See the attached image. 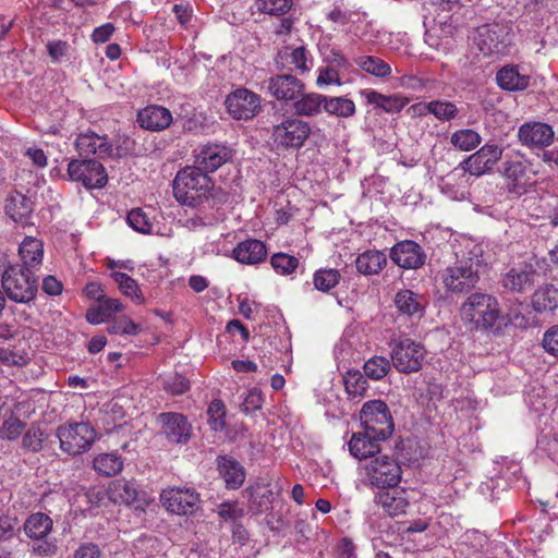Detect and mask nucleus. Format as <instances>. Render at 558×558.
I'll return each mask as SVG.
<instances>
[{"label":"nucleus","mask_w":558,"mask_h":558,"mask_svg":"<svg viewBox=\"0 0 558 558\" xmlns=\"http://www.w3.org/2000/svg\"><path fill=\"white\" fill-rule=\"evenodd\" d=\"M456 260L442 269L440 279L447 291L465 294L480 281V268L484 263L482 244L468 240L454 252Z\"/></svg>","instance_id":"f257e3e1"},{"label":"nucleus","mask_w":558,"mask_h":558,"mask_svg":"<svg viewBox=\"0 0 558 558\" xmlns=\"http://www.w3.org/2000/svg\"><path fill=\"white\" fill-rule=\"evenodd\" d=\"M210 178L196 167L180 170L173 180L175 199L187 206H195L206 198L211 190Z\"/></svg>","instance_id":"f03ea898"},{"label":"nucleus","mask_w":558,"mask_h":558,"mask_svg":"<svg viewBox=\"0 0 558 558\" xmlns=\"http://www.w3.org/2000/svg\"><path fill=\"white\" fill-rule=\"evenodd\" d=\"M461 317L472 329H489L500 317L499 303L489 294L473 293L462 303Z\"/></svg>","instance_id":"7ed1b4c3"},{"label":"nucleus","mask_w":558,"mask_h":558,"mask_svg":"<svg viewBox=\"0 0 558 558\" xmlns=\"http://www.w3.org/2000/svg\"><path fill=\"white\" fill-rule=\"evenodd\" d=\"M1 286L15 303L29 304L37 294V281L32 270L20 264L8 266L1 277Z\"/></svg>","instance_id":"20e7f679"},{"label":"nucleus","mask_w":558,"mask_h":558,"mask_svg":"<svg viewBox=\"0 0 558 558\" xmlns=\"http://www.w3.org/2000/svg\"><path fill=\"white\" fill-rule=\"evenodd\" d=\"M60 450L69 456H78L88 451L97 438L94 427L86 422H70L56 429Z\"/></svg>","instance_id":"39448f33"},{"label":"nucleus","mask_w":558,"mask_h":558,"mask_svg":"<svg viewBox=\"0 0 558 558\" xmlns=\"http://www.w3.org/2000/svg\"><path fill=\"white\" fill-rule=\"evenodd\" d=\"M365 483L374 489L381 490L398 486L402 477L399 462L387 456H377L363 465Z\"/></svg>","instance_id":"423d86ee"},{"label":"nucleus","mask_w":558,"mask_h":558,"mask_svg":"<svg viewBox=\"0 0 558 558\" xmlns=\"http://www.w3.org/2000/svg\"><path fill=\"white\" fill-rule=\"evenodd\" d=\"M391 363L395 368L404 374L415 373L422 368L426 355L425 348L411 338L402 337L390 342Z\"/></svg>","instance_id":"0eeeda50"},{"label":"nucleus","mask_w":558,"mask_h":558,"mask_svg":"<svg viewBox=\"0 0 558 558\" xmlns=\"http://www.w3.org/2000/svg\"><path fill=\"white\" fill-rule=\"evenodd\" d=\"M361 423L372 437L387 439L395 429L393 420L388 405L381 400H371L363 404Z\"/></svg>","instance_id":"6e6552de"},{"label":"nucleus","mask_w":558,"mask_h":558,"mask_svg":"<svg viewBox=\"0 0 558 558\" xmlns=\"http://www.w3.org/2000/svg\"><path fill=\"white\" fill-rule=\"evenodd\" d=\"M311 134L308 122L295 118H286L282 122L272 126L271 137L278 147L301 148Z\"/></svg>","instance_id":"1a4fd4ad"},{"label":"nucleus","mask_w":558,"mask_h":558,"mask_svg":"<svg viewBox=\"0 0 558 558\" xmlns=\"http://www.w3.org/2000/svg\"><path fill=\"white\" fill-rule=\"evenodd\" d=\"M305 89V84L292 74H275L260 84V90L282 102H292L299 98Z\"/></svg>","instance_id":"9d476101"},{"label":"nucleus","mask_w":558,"mask_h":558,"mask_svg":"<svg viewBox=\"0 0 558 558\" xmlns=\"http://www.w3.org/2000/svg\"><path fill=\"white\" fill-rule=\"evenodd\" d=\"M68 174L73 181L81 182L86 189H101L108 177L104 166L96 160H72L68 165Z\"/></svg>","instance_id":"9b49d317"},{"label":"nucleus","mask_w":558,"mask_h":558,"mask_svg":"<svg viewBox=\"0 0 558 558\" xmlns=\"http://www.w3.org/2000/svg\"><path fill=\"white\" fill-rule=\"evenodd\" d=\"M53 522L51 518L43 512L31 514L24 523L25 534L34 539L43 543L34 546V551L39 555H53L57 547L53 543L47 541V536L52 530Z\"/></svg>","instance_id":"f8f14e48"},{"label":"nucleus","mask_w":558,"mask_h":558,"mask_svg":"<svg viewBox=\"0 0 558 558\" xmlns=\"http://www.w3.org/2000/svg\"><path fill=\"white\" fill-rule=\"evenodd\" d=\"M228 112L236 120H248L255 117L260 108L259 95L247 88H238L227 96Z\"/></svg>","instance_id":"ddd939ff"},{"label":"nucleus","mask_w":558,"mask_h":558,"mask_svg":"<svg viewBox=\"0 0 558 558\" xmlns=\"http://www.w3.org/2000/svg\"><path fill=\"white\" fill-rule=\"evenodd\" d=\"M507 27L498 23L476 28L474 44L484 56L501 53L507 47Z\"/></svg>","instance_id":"4468645a"},{"label":"nucleus","mask_w":558,"mask_h":558,"mask_svg":"<svg viewBox=\"0 0 558 558\" xmlns=\"http://www.w3.org/2000/svg\"><path fill=\"white\" fill-rule=\"evenodd\" d=\"M501 156L502 148L499 145L487 143L477 151L464 158L459 163V168L471 175L480 177L492 170Z\"/></svg>","instance_id":"2eb2a0df"},{"label":"nucleus","mask_w":558,"mask_h":558,"mask_svg":"<svg viewBox=\"0 0 558 558\" xmlns=\"http://www.w3.org/2000/svg\"><path fill=\"white\" fill-rule=\"evenodd\" d=\"M160 499L168 511L175 514H187L197 509L199 495L191 488L171 487L161 493Z\"/></svg>","instance_id":"dca6fc26"},{"label":"nucleus","mask_w":558,"mask_h":558,"mask_svg":"<svg viewBox=\"0 0 558 558\" xmlns=\"http://www.w3.org/2000/svg\"><path fill=\"white\" fill-rule=\"evenodd\" d=\"M390 258L401 268L417 269L425 264L426 254L416 242L405 240L391 247Z\"/></svg>","instance_id":"f3484780"},{"label":"nucleus","mask_w":558,"mask_h":558,"mask_svg":"<svg viewBox=\"0 0 558 558\" xmlns=\"http://www.w3.org/2000/svg\"><path fill=\"white\" fill-rule=\"evenodd\" d=\"M553 128L543 122H525L518 131V137L522 145L529 148H544L554 141Z\"/></svg>","instance_id":"a211bd4d"},{"label":"nucleus","mask_w":558,"mask_h":558,"mask_svg":"<svg viewBox=\"0 0 558 558\" xmlns=\"http://www.w3.org/2000/svg\"><path fill=\"white\" fill-rule=\"evenodd\" d=\"M374 502L389 517L404 514L410 506L407 490L398 486L376 492Z\"/></svg>","instance_id":"6ab92c4d"},{"label":"nucleus","mask_w":558,"mask_h":558,"mask_svg":"<svg viewBox=\"0 0 558 558\" xmlns=\"http://www.w3.org/2000/svg\"><path fill=\"white\" fill-rule=\"evenodd\" d=\"M232 158L231 149L225 145L209 144L199 148L195 162L201 171L214 172Z\"/></svg>","instance_id":"aec40b11"},{"label":"nucleus","mask_w":558,"mask_h":558,"mask_svg":"<svg viewBox=\"0 0 558 558\" xmlns=\"http://www.w3.org/2000/svg\"><path fill=\"white\" fill-rule=\"evenodd\" d=\"M277 64L291 72L295 71L301 74L308 72L313 65V59L308 50L303 47L287 46L279 50L277 54Z\"/></svg>","instance_id":"412c9836"},{"label":"nucleus","mask_w":558,"mask_h":558,"mask_svg":"<svg viewBox=\"0 0 558 558\" xmlns=\"http://www.w3.org/2000/svg\"><path fill=\"white\" fill-rule=\"evenodd\" d=\"M159 422L162 425V433L170 441L181 444L190 439L192 426L183 414L175 412L161 413Z\"/></svg>","instance_id":"4be33fe9"},{"label":"nucleus","mask_w":558,"mask_h":558,"mask_svg":"<svg viewBox=\"0 0 558 558\" xmlns=\"http://www.w3.org/2000/svg\"><path fill=\"white\" fill-rule=\"evenodd\" d=\"M75 146L81 156L97 155L105 158L112 155V144L108 137L92 131L80 134L75 140Z\"/></svg>","instance_id":"5701e85b"},{"label":"nucleus","mask_w":558,"mask_h":558,"mask_svg":"<svg viewBox=\"0 0 558 558\" xmlns=\"http://www.w3.org/2000/svg\"><path fill=\"white\" fill-rule=\"evenodd\" d=\"M248 495V508L254 513H263L268 511L272 507L275 497L279 495L280 489L271 487V485L265 483H256L248 487L246 490Z\"/></svg>","instance_id":"b1692460"},{"label":"nucleus","mask_w":558,"mask_h":558,"mask_svg":"<svg viewBox=\"0 0 558 558\" xmlns=\"http://www.w3.org/2000/svg\"><path fill=\"white\" fill-rule=\"evenodd\" d=\"M384 439L372 437L367 430L364 433L353 434L348 446L350 453L360 460H371L380 451L379 442Z\"/></svg>","instance_id":"393cba45"},{"label":"nucleus","mask_w":558,"mask_h":558,"mask_svg":"<svg viewBox=\"0 0 558 558\" xmlns=\"http://www.w3.org/2000/svg\"><path fill=\"white\" fill-rule=\"evenodd\" d=\"M137 122L144 129L161 131L171 124L172 114L162 106H148L138 112Z\"/></svg>","instance_id":"a878e982"},{"label":"nucleus","mask_w":558,"mask_h":558,"mask_svg":"<svg viewBox=\"0 0 558 558\" xmlns=\"http://www.w3.org/2000/svg\"><path fill=\"white\" fill-rule=\"evenodd\" d=\"M233 258L245 265H257L265 260L267 248L265 244L256 239H248L240 242L232 252Z\"/></svg>","instance_id":"bb28decb"},{"label":"nucleus","mask_w":558,"mask_h":558,"mask_svg":"<svg viewBox=\"0 0 558 558\" xmlns=\"http://www.w3.org/2000/svg\"><path fill=\"white\" fill-rule=\"evenodd\" d=\"M536 271L532 268H512L502 277V287L511 292L524 293L532 289Z\"/></svg>","instance_id":"cd10ccee"},{"label":"nucleus","mask_w":558,"mask_h":558,"mask_svg":"<svg viewBox=\"0 0 558 558\" xmlns=\"http://www.w3.org/2000/svg\"><path fill=\"white\" fill-rule=\"evenodd\" d=\"M361 95L365 98L367 104L374 105L388 113L401 111L409 102V99L405 97L399 95H383L374 89H363Z\"/></svg>","instance_id":"c85d7f7f"},{"label":"nucleus","mask_w":558,"mask_h":558,"mask_svg":"<svg viewBox=\"0 0 558 558\" xmlns=\"http://www.w3.org/2000/svg\"><path fill=\"white\" fill-rule=\"evenodd\" d=\"M217 466L228 488L235 489L243 484L245 472L240 462L225 456L217 459Z\"/></svg>","instance_id":"c756f323"},{"label":"nucleus","mask_w":558,"mask_h":558,"mask_svg":"<svg viewBox=\"0 0 558 558\" xmlns=\"http://www.w3.org/2000/svg\"><path fill=\"white\" fill-rule=\"evenodd\" d=\"M496 81L500 88L509 92L523 90L530 84V77L521 74L514 65L501 68L496 74Z\"/></svg>","instance_id":"7c9ffc66"},{"label":"nucleus","mask_w":558,"mask_h":558,"mask_svg":"<svg viewBox=\"0 0 558 558\" xmlns=\"http://www.w3.org/2000/svg\"><path fill=\"white\" fill-rule=\"evenodd\" d=\"M4 209L12 220L23 222L33 211V204L32 201L22 193L13 192L7 197Z\"/></svg>","instance_id":"2f4dec72"},{"label":"nucleus","mask_w":558,"mask_h":558,"mask_svg":"<svg viewBox=\"0 0 558 558\" xmlns=\"http://www.w3.org/2000/svg\"><path fill=\"white\" fill-rule=\"evenodd\" d=\"M395 305L398 311L408 316L422 314L425 308V301L423 295L413 292L412 290H400L395 296Z\"/></svg>","instance_id":"473e14b6"},{"label":"nucleus","mask_w":558,"mask_h":558,"mask_svg":"<svg viewBox=\"0 0 558 558\" xmlns=\"http://www.w3.org/2000/svg\"><path fill=\"white\" fill-rule=\"evenodd\" d=\"M387 264L386 255L376 250H368L360 254L355 260L360 274L372 276L379 274Z\"/></svg>","instance_id":"72a5a7b5"},{"label":"nucleus","mask_w":558,"mask_h":558,"mask_svg":"<svg viewBox=\"0 0 558 558\" xmlns=\"http://www.w3.org/2000/svg\"><path fill=\"white\" fill-rule=\"evenodd\" d=\"M325 95L317 93L302 94L293 101L295 114L300 117H315L323 111Z\"/></svg>","instance_id":"f704fd0d"},{"label":"nucleus","mask_w":558,"mask_h":558,"mask_svg":"<svg viewBox=\"0 0 558 558\" xmlns=\"http://www.w3.org/2000/svg\"><path fill=\"white\" fill-rule=\"evenodd\" d=\"M122 310L123 305L118 299L106 298L86 312V319L92 325H99Z\"/></svg>","instance_id":"c9c22d12"},{"label":"nucleus","mask_w":558,"mask_h":558,"mask_svg":"<svg viewBox=\"0 0 558 558\" xmlns=\"http://www.w3.org/2000/svg\"><path fill=\"white\" fill-rule=\"evenodd\" d=\"M108 495L114 504L129 505L136 499L137 488L133 481L118 478L110 483Z\"/></svg>","instance_id":"e433bc0d"},{"label":"nucleus","mask_w":558,"mask_h":558,"mask_svg":"<svg viewBox=\"0 0 558 558\" xmlns=\"http://www.w3.org/2000/svg\"><path fill=\"white\" fill-rule=\"evenodd\" d=\"M19 254L25 268L38 266L43 262L44 248L41 241L35 238H26L20 245Z\"/></svg>","instance_id":"4c0bfd02"},{"label":"nucleus","mask_w":558,"mask_h":558,"mask_svg":"<svg viewBox=\"0 0 558 558\" xmlns=\"http://www.w3.org/2000/svg\"><path fill=\"white\" fill-rule=\"evenodd\" d=\"M505 178L511 192L520 193L529 181L527 167L519 160L508 161L505 167Z\"/></svg>","instance_id":"58836bf2"},{"label":"nucleus","mask_w":558,"mask_h":558,"mask_svg":"<svg viewBox=\"0 0 558 558\" xmlns=\"http://www.w3.org/2000/svg\"><path fill=\"white\" fill-rule=\"evenodd\" d=\"M532 303L536 312L556 310L558 306V289L554 284L539 287L533 294Z\"/></svg>","instance_id":"ea45409f"},{"label":"nucleus","mask_w":558,"mask_h":558,"mask_svg":"<svg viewBox=\"0 0 558 558\" xmlns=\"http://www.w3.org/2000/svg\"><path fill=\"white\" fill-rule=\"evenodd\" d=\"M482 143V136L473 129H460L451 133L450 144L458 150L471 151Z\"/></svg>","instance_id":"a19ab883"},{"label":"nucleus","mask_w":558,"mask_h":558,"mask_svg":"<svg viewBox=\"0 0 558 558\" xmlns=\"http://www.w3.org/2000/svg\"><path fill=\"white\" fill-rule=\"evenodd\" d=\"M94 470L102 476H113L123 468V460L118 453H100L94 458Z\"/></svg>","instance_id":"79ce46f5"},{"label":"nucleus","mask_w":558,"mask_h":558,"mask_svg":"<svg viewBox=\"0 0 558 558\" xmlns=\"http://www.w3.org/2000/svg\"><path fill=\"white\" fill-rule=\"evenodd\" d=\"M323 110L330 116L349 118L355 113V105L347 97L325 96Z\"/></svg>","instance_id":"37998d69"},{"label":"nucleus","mask_w":558,"mask_h":558,"mask_svg":"<svg viewBox=\"0 0 558 558\" xmlns=\"http://www.w3.org/2000/svg\"><path fill=\"white\" fill-rule=\"evenodd\" d=\"M354 62L363 71L377 77H387L391 74V66L374 56H360L354 59Z\"/></svg>","instance_id":"c03bdc74"},{"label":"nucleus","mask_w":558,"mask_h":558,"mask_svg":"<svg viewBox=\"0 0 558 558\" xmlns=\"http://www.w3.org/2000/svg\"><path fill=\"white\" fill-rule=\"evenodd\" d=\"M111 277L118 283L120 291L128 298L143 303L144 298L137 282L129 275L120 271L112 272Z\"/></svg>","instance_id":"a18cd8bd"},{"label":"nucleus","mask_w":558,"mask_h":558,"mask_svg":"<svg viewBox=\"0 0 558 558\" xmlns=\"http://www.w3.org/2000/svg\"><path fill=\"white\" fill-rule=\"evenodd\" d=\"M293 4V0H255L256 10L264 14L280 16L288 13Z\"/></svg>","instance_id":"49530a36"},{"label":"nucleus","mask_w":558,"mask_h":558,"mask_svg":"<svg viewBox=\"0 0 558 558\" xmlns=\"http://www.w3.org/2000/svg\"><path fill=\"white\" fill-rule=\"evenodd\" d=\"M340 272L337 269H319L313 276L315 288L322 292H329L340 281Z\"/></svg>","instance_id":"de8ad7c7"},{"label":"nucleus","mask_w":558,"mask_h":558,"mask_svg":"<svg viewBox=\"0 0 558 558\" xmlns=\"http://www.w3.org/2000/svg\"><path fill=\"white\" fill-rule=\"evenodd\" d=\"M343 383L345 387V391L348 395L355 397H362L368 385L364 375L359 371H349L345 373L343 377Z\"/></svg>","instance_id":"09e8293b"},{"label":"nucleus","mask_w":558,"mask_h":558,"mask_svg":"<svg viewBox=\"0 0 558 558\" xmlns=\"http://www.w3.org/2000/svg\"><path fill=\"white\" fill-rule=\"evenodd\" d=\"M391 368V361L384 356H374L365 362L364 373L374 380L384 378Z\"/></svg>","instance_id":"8fccbe9b"},{"label":"nucleus","mask_w":558,"mask_h":558,"mask_svg":"<svg viewBox=\"0 0 558 558\" xmlns=\"http://www.w3.org/2000/svg\"><path fill=\"white\" fill-rule=\"evenodd\" d=\"M430 114L441 122L454 120L459 116L457 105L448 100H432Z\"/></svg>","instance_id":"3c124183"},{"label":"nucleus","mask_w":558,"mask_h":558,"mask_svg":"<svg viewBox=\"0 0 558 558\" xmlns=\"http://www.w3.org/2000/svg\"><path fill=\"white\" fill-rule=\"evenodd\" d=\"M226 405L219 400H213L207 409L208 424L211 429L218 432L226 427Z\"/></svg>","instance_id":"603ef678"},{"label":"nucleus","mask_w":558,"mask_h":558,"mask_svg":"<svg viewBox=\"0 0 558 558\" xmlns=\"http://www.w3.org/2000/svg\"><path fill=\"white\" fill-rule=\"evenodd\" d=\"M47 435L45 432L35 425H32L24 434L22 444L23 447L29 451L38 452L43 448V444L46 440Z\"/></svg>","instance_id":"864d4df0"},{"label":"nucleus","mask_w":558,"mask_h":558,"mask_svg":"<svg viewBox=\"0 0 558 558\" xmlns=\"http://www.w3.org/2000/svg\"><path fill=\"white\" fill-rule=\"evenodd\" d=\"M126 220L129 226L140 233L148 234L153 231L151 221L141 208L132 209L128 214Z\"/></svg>","instance_id":"5fc2aeb1"},{"label":"nucleus","mask_w":558,"mask_h":558,"mask_svg":"<svg viewBox=\"0 0 558 558\" xmlns=\"http://www.w3.org/2000/svg\"><path fill=\"white\" fill-rule=\"evenodd\" d=\"M270 263L274 269L281 275L292 274L299 265L298 258L286 253L272 255Z\"/></svg>","instance_id":"6e6d98bb"},{"label":"nucleus","mask_w":558,"mask_h":558,"mask_svg":"<svg viewBox=\"0 0 558 558\" xmlns=\"http://www.w3.org/2000/svg\"><path fill=\"white\" fill-rule=\"evenodd\" d=\"M165 389L172 395H182L189 390V380L179 374L168 375L163 379Z\"/></svg>","instance_id":"4d7b16f0"},{"label":"nucleus","mask_w":558,"mask_h":558,"mask_svg":"<svg viewBox=\"0 0 558 558\" xmlns=\"http://www.w3.org/2000/svg\"><path fill=\"white\" fill-rule=\"evenodd\" d=\"M243 509L239 507L236 501H226L217 507V514L222 521L234 522L243 517Z\"/></svg>","instance_id":"13d9d810"},{"label":"nucleus","mask_w":558,"mask_h":558,"mask_svg":"<svg viewBox=\"0 0 558 558\" xmlns=\"http://www.w3.org/2000/svg\"><path fill=\"white\" fill-rule=\"evenodd\" d=\"M25 424L17 417H10L0 428V436L3 439L14 440L20 437Z\"/></svg>","instance_id":"bf43d9fd"},{"label":"nucleus","mask_w":558,"mask_h":558,"mask_svg":"<svg viewBox=\"0 0 558 558\" xmlns=\"http://www.w3.org/2000/svg\"><path fill=\"white\" fill-rule=\"evenodd\" d=\"M263 402L264 399L262 392L254 388L246 395L242 402L241 410L246 414L253 413L262 408Z\"/></svg>","instance_id":"052dcab7"},{"label":"nucleus","mask_w":558,"mask_h":558,"mask_svg":"<svg viewBox=\"0 0 558 558\" xmlns=\"http://www.w3.org/2000/svg\"><path fill=\"white\" fill-rule=\"evenodd\" d=\"M69 44L62 40L49 41L47 51L54 63H59L69 53Z\"/></svg>","instance_id":"680f3d73"},{"label":"nucleus","mask_w":558,"mask_h":558,"mask_svg":"<svg viewBox=\"0 0 558 558\" xmlns=\"http://www.w3.org/2000/svg\"><path fill=\"white\" fill-rule=\"evenodd\" d=\"M135 143L128 136L118 137L116 147L112 146V155L109 157H124L134 150Z\"/></svg>","instance_id":"e2e57ef3"},{"label":"nucleus","mask_w":558,"mask_h":558,"mask_svg":"<svg viewBox=\"0 0 558 558\" xmlns=\"http://www.w3.org/2000/svg\"><path fill=\"white\" fill-rule=\"evenodd\" d=\"M543 347L551 355H558V325L550 327L545 332Z\"/></svg>","instance_id":"0e129e2a"},{"label":"nucleus","mask_w":558,"mask_h":558,"mask_svg":"<svg viewBox=\"0 0 558 558\" xmlns=\"http://www.w3.org/2000/svg\"><path fill=\"white\" fill-rule=\"evenodd\" d=\"M27 359L15 352L0 347V363L8 366H21L26 364Z\"/></svg>","instance_id":"69168bd1"},{"label":"nucleus","mask_w":558,"mask_h":558,"mask_svg":"<svg viewBox=\"0 0 558 558\" xmlns=\"http://www.w3.org/2000/svg\"><path fill=\"white\" fill-rule=\"evenodd\" d=\"M102 553L98 545L93 543L82 544L73 554V558H101Z\"/></svg>","instance_id":"338daca9"},{"label":"nucleus","mask_w":558,"mask_h":558,"mask_svg":"<svg viewBox=\"0 0 558 558\" xmlns=\"http://www.w3.org/2000/svg\"><path fill=\"white\" fill-rule=\"evenodd\" d=\"M114 32V25L112 23L102 24L94 29L92 33V40L95 44H104L110 39Z\"/></svg>","instance_id":"774afa93"}]
</instances>
